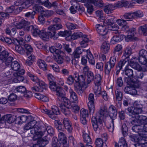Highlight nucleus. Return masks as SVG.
I'll use <instances>...</instances> for the list:
<instances>
[{"mask_svg":"<svg viewBox=\"0 0 147 147\" xmlns=\"http://www.w3.org/2000/svg\"><path fill=\"white\" fill-rule=\"evenodd\" d=\"M61 27V26L60 25L51 26L48 28L47 32H46L44 29L40 30L35 25H30L27 28V32L30 31L34 36H38L43 40H46L49 38L56 40L58 37L56 34V30L60 29Z\"/></svg>","mask_w":147,"mask_h":147,"instance_id":"obj_1","label":"nucleus"},{"mask_svg":"<svg viewBox=\"0 0 147 147\" xmlns=\"http://www.w3.org/2000/svg\"><path fill=\"white\" fill-rule=\"evenodd\" d=\"M110 106L109 107H111ZM111 111V109L109 108ZM107 111V108L105 106H102L98 112L96 114V117H93L91 119L92 125L95 131L99 130L101 129L102 126V120L103 117H107L109 113Z\"/></svg>","mask_w":147,"mask_h":147,"instance_id":"obj_2","label":"nucleus"},{"mask_svg":"<svg viewBox=\"0 0 147 147\" xmlns=\"http://www.w3.org/2000/svg\"><path fill=\"white\" fill-rule=\"evenodd\" d=\"M119 106L118 104H117L115 107L113 105H111L110 108L111 109L109 113V116L112 119L111 122L109 125L107 126V128L109 131L111 132H113L114 129V120H115L117 118V111L118 109L121 108V104L119 103Z\"/></svg>","mask_w":147,"mask_h":147,"instance_id":"obj_3","label":"nucleus"},{"mask_svg":"<svg viewBox=\"0 0 147 147\" xmlns=\"http://www.w3.org/2000/svg\"><path fill=\"white\" fill-rule=\"evenodd\" d=\"M134 106V107L131 106L127 109L129 113V116L132 117H134V115L139 114L143 112L142 109V106L140 102L135 101Z\"/></svg>","mask_w":147,"mask_h":147,"instance_id":"obj_4","label":"nucleus"},{"mask_svg":"<svg viewBox=\"0 0 147 147\" xmlns=\"http://www.w3.org/2000/svg\"><path fill=\"white\" fill-rule=\"evenodd\" d=\"M56 95L57 96V104H60L61 102H63L65 104L69 102V100L65 96V93L62 88L58 86L55 91Z\"/></svg>","mask_w":147,"mask_h":147,"instance_id":"obj_5","label":"nucleus"},{"mask_svg":"<svg viewBox=\"0 0 147 147\" xmlns=\"http://www.w3.org/2000/svg\"><path fill=\"white\" fill-rule=\"evenodd\" d=\"M139 114L134 115V117L129 116L131 119V123L132 124H136L138 123L143 126L145 123H147V117L146 116L138 115Z\"/></svg>","mask_w":147,"mask_h":147,"instance_id":"obj_6","label":"nucleus"},{"mask_svg":"<svg viewBox=\"0 0 147 147\" xmlns=\"http://www.w3.org/2000/svg\"><path fill=\"white\" fill-rule=\"evenodd\" d=\"M42 112L48 115L49 117L53 119H56L57 117V115L60 114L58 108L57 106L52 108L51 110L47 109H42Z\"/></svg>","mask_w":147,"mask_h":147,"instance_id":"obj_7","label":"nucleus"},{"mask_svg":"<svg viewBox=\"0 0 147 147\" xmlns=\"http://www.w3.org/2000/svg\"><path fill=\"white\" fill-rule=\"evenodd\" d=\"M86 51L87 52L86 56H84L82 58L81 60L82 64L86 65L87 62V58H88L89 63L93 65H94L95 63V61L92 54L91 53L90 51L88 50H87Z\"/></svg>","mask_w":147,"mask_h":147,"instance_id":"obj_8","label":"nucleus"},{"mask_svg":"<svg viewBox=\"0 0 147 147\" xmlns=\"http://www.w3.org/2000/svg\"><path fill=\"white\" fill-rule=\"evenodd\" d=\"M40 128L38 135H40V137L43 135L46 132V131L48 134L51 136H53L54 134L53 128L50 126H46L45 127L43 126H40Z\"/></svg>","mask_w":147,"mask_h":147,"instance_id":"obj_9","label":"nucleus"},{"mask_svg":"<svg viewBox=\"0 0 147 147\" xmlns=\"http://www.w3.org/2000/svg\"><path fill=\"white\" fill-rule=\"evenodd\" d=\"M124 73L125 75L128 76V77H125L124 79V81L128 84H130V82L136 83V82L132 79L133 78L134 75L133 71L132 69L125 68Z\"/></svg>","mask_w":147,"mask_h":147,"instance_id":"obj_10","label":"nucleus"},{"mask_svg":"<svg viewBox=\"0 0 147 147\" xmlns=\"http://www.w3.org/2000/svg\"><path fill=\"white\" fill-rule=\"evenodd\" d=\"M95 28L98 33L101 36L102 38H106L107 37L105 36L107 34L108 30L106 26L99 24H96Z\"/></svg>","mask_w":147,"mask_h":147,"instance_id":"obj_11","label":"nucleus"},{"mask_svg":"<svg viewBox=\"0 0 147 147\" xmlns=\"http://www.w3.org/2000/svg\"><path fill=\"white\" fill-rule=\"evenodd\" d=\"M70 104V101H69V103L67 104H65L64 102H61V103L59 105V103H57V105L58 107L60 108L62 112L65 116H68L70 114L71 112L69 109L67 107H66V106H68Z\"/></svg>","mask_w":147,"mask_h":147,"instance_id":"obj_12","label":"nucleus"},{"mask_svg":"<svg viewBox=\"0 0 147 147\" xmlns=\"http://www.w3.org/2000/svg\"><path fill=\"white\" fill-rule=\"evenodd\" d=\"M58 138L60 141L59 142L61 143V145L62 146V147H69V143L67 142V138L63 132H59Z\"/></svg>","mask_w":147,"mask_h":147,"instance_id":"obj_13","label":"nucleus"},{"mask_svg":"<svg viewBox=\"0 0 147 147\" xmlns=\"http://www.w3.org/2000/svg\"><path fill=\"white\" fill-rule=\"evenodd\" d=\"M134 125L131 129L133 131L138 133L140 136H143L144 135L145 132L144 131L143 126L138 123H136L135 125Z\"/></svg>","mask_w":147,"mask_h":147,"instance_id":"obj_14","label":"nucleus"},{"mask_svg":"<svg viewBox=\"0 0 147 147\" xmlns=\"http://www.w3.org/2000/svg\"><path fill=\"white\" fill-rule=\"evenodd\" d=\"M137 58L133 57L130 60V66L135 69L140 71L141 69V66L138 63L137 61Z\"/></svg>","mask_w":147,"mask_h":147,"instance_id":"obj_15","label":"nucleus"},{"mask_svg":"<svg viewBox=\"0 0 147 147\" xmlns=\"http://www.w3.org/2000/svg\"><path fill=\"white\" fill-rule=\"evenodd\" d=\"M29 22L24 20H22L18 24L16 25V26L17 29H21L23 28L24 30L27 31V29L29 27Z\"/></svg>","mask_w":147,"mask_h":147,"instance_id":"obj_16","label":"nucleus"},{"mask_svg":"<svg viewBox=\"0 0 147 147\" xmlns=\"http://www.w3.org/2000/svg\"><path fill=\"white\" fill-rule=\"evenodd\" d=\"M75 78H76L75 80L76 82H78L79 85L86 86V85L88 84H87L86 81H85V77L83 75L78 76L77 77H75ZM85 88H86V86Z\"/></svg>","mask_w":147,"mask_h":147,"instance_id":"obj_17","label":"nucleus"},{"mask_svg":"<svg viewBox=\"0 0 147 147\" xmlns=\"http://www.w3.org/2000/svg\"><path fill=\"white\" fill-rule=\"evenodd\" d=\"M27 74L30 78L33 81L36 82L38 84H40L42 85L43 86H44L45 83L44 82L41 80H40L37 77L34 76L30 72H27Z\"/></svg>","mask_w":147,"mask_h":147,"instance_id":"obj_18","label":"nucleus"},{"mask_svg":"<svg viewBox=\"0 0 147 147\" xmlns=\"http://www.w3.org/2000/svg\"><path fill=\"white\" fill-rule=\"evenodd\" d=\"M125 37L124 35L121 34H116L114 36L111 41V43L113 44L121 41Z\"/></svg>","mask_w":147,"mask_h":147,"instance_id":"obj_19","label":"nucleus"},{"mask_svg":"<svg viewBox=\"0 0 147 147\" xmlns=\"http://www.w3.org/2000/svg\"><path fill=\"white\" fill-rule=\"evenodd\" d=\"M124 91L126 93L132 95H135L137 93L136 90L133 86H127L124 89Z\"/></svg>","mask_w":147,"mask_h":147,"instance_id":"obj_20","label":"nucleus"},{"mask_svg":"<svg viewBox=\"0 0 147 147\" xmlns=\"http://www.w3.org/2000/svg\"><path fill=\"white\" fill-rule=\"evenodd\" d=\"M63 122L65 129L69 132H71L72 131V127L69 120L67 118H65L63 120Z\"/></svg>","mask_w":147,"mask_h":147,"instance_id":"obj_21","label":"nucleus"},{"mask_svg":"<svg viewBox=\"0 0 147 147\" xmlns=\"http://www.w3.org/2000/svg\"><path fill=\"white\" fill-rule=\"evenodd\" d=\"M30 122L28 123L32 128L36 127L37 129V131H36V135H38L40 130V126H38L36 124L37 123L36 121L34 120L33 117H32V118L29 120Z\"/></svg>","mask_w":147,"mask_h":147,"instance_id":"obj_22","label":"nucleus"},{"mask_svg":"<svg viewBox=\"0 0 147 147\" xmlns=\"http://www.w3.org/2000/svg\"><path fill=\"white\" fill-rule=\"evenodd\" d=\"M38 84L39 85L38 86H35L32 88V90L33 92H42L43 91L44 89L46 90L47 84L45 83L44 86L40 84Z\"/></svg>","mask_w":147,"mask_h":147,"instance_id":"obj_23","label":"nucleus"},{"mask_svg":"<svg viewBox=\"0 0 147 147\" xmlns=\"http://www.w3.org/2000/svg\"><path fill=\"white\" fill-rule=\"evenodd\" d=\"M20 43L23 46L25 50L26 51V53L27 56H29V54L31 53L33 51V49L31 46L28 44L24 43L22 44V41H20Z\"/></svg>","mask_w":147,"mask_h":147,"instance_id":"obj_24","label":"nucleus"},{"mask_svg":"<svg viewBox=\"0 0 147 147\" xmlns=\"http://www.w3.org/2000/svg\"><path fill=\"white\" fill-rule=\"evenodd\" d=\"M23 128L24 131H25L30 129V133L32 134L36 135V131H37V129L36 127L32 128L28 123L24 126Z\"/></svg>","mask_w":147,"mask_h":147,"instance_id":"obj_25","label":"nucleus"},{"mask_svg":"<svg viewBox=\"0 0 147 147\" xmlns=\"http://www.w3.org/2000/svg\"><path fill=\"white\" fill-rule=\"evenodd\" d=\"M114 67L107 62L106 63L104 68V71L106 76L109 77L111 70Z\"/></svg>","mask_w":147,"mask_h":147,"instance_id":"obj_26","label":"nucleus"},{"mask_svg":"<svg viewBox=\"0 0 147 147\" xmlns=\"http://www.w3.org/2000/svg\"><path fill=\"white\" fill-rule=\"evenodd\" d=\"M122 46L121 45L118 44L114 48L113 54L116 55H121L122 52Z\"/></svg>","mask_w":147,"mask_h":147,"instance_id":"obj_27","label":"nucleus"},{"mask_svg":"<svg viewBox=\"0 0 147 147\" xmlns=\"http://www.w3.org/2000/svg\"><path fill=\"white\" fill-rule=\"evenodd\" d=\"M132 54V50L130 47H127L124 51L123 55L122 57V58L124 59H127L128 60V58L129 56Z\"/></svg>","mask_w":147,"mask_h":147,"instance_id":"obj_28","label":"nucleus"},{"mask_svg":"<svg viewBox=\"0 0 147 147\" xmlns=\"http://www.w3.org/2000/svg\"><path fill=\"white\" fill-rule=\"evenodd\" d=\"M109 44L106 42H104L102 44L101 47V50L104 53H107L110 49Z\"/></svg>","mask_w":147,"mask_h":147,"instance_id":"obj_29","label":"nucleus"},{"mask_svg":"<svg viewBox=\"0 0 147 147\" xmlns=\"http://www.w3.org/2000/svg\"><path fill=\"white\" fill-rule=\"evenodd\" d=\"M139 32L144 36H147V24L139 26L138 28Z\"/></svg>","mask_w":147,"mask_h":147,"instance_id":"obj_30","label":"nucleus"},{"mask_svg":"<svg viewBox=\"0 0 147 147\" xmlns=\"http://www.w3.org/2000/svg\"><path fill=\"white\" fill-rule=\"evenodd\" d=\"M83 51V50L81 47H77L73 53V55L74 58H79L80 55L82 54Z\"/></svg>","mask_w":147,"mask_h":147,"instance_id":"obj_31","label":"nucleus"},{"mask_svg":"<svg viewBox=\"0 0 147 147\" xmlns=\"http://www.w3.org/2000/svg\"><path fill=\"white\" fill-rule=\"evenodd\" d=\"M127 59H124L122 58V59L119 61L116 67L119 68L120 69H121L122 67L124 66L126 64H127L129 62H128Z\"/></svg>","mask_w":147,"mask_h":147,"instance_id":"obj_32","label":"nucleus"},{"mask_svg":"<svg viewBox=\"0 0 147 147\" xmlns=\"http://www.w3.org/2000/svg\"><path fill=\"white\" fill-rule=\"evenodd\" d=\"M38 65L39 67L44 71L47 70V65L43 60L39 59L37 61Z\"/></svg>","mask_w":147,"mask_h":147,"instance_id":"obj_33","label":"nucleus"},{"mask_svg":"<svg viewBox=\"0 0 147 147\" xmlns=\"http://www.w3.org/2000/svg\"><path fill=\"white\" fill-rule=\"evenodd\" d=\"M145 76L146 74L145 72L138 71L136 72L135 77L139 80H144Z\"/></svg>","mask_w":147,"mask_h":147,"instance_id":"obj_34","label":"nucleus"},{"mask_svg":"<svg viewBox=\"0 0 147 147\" xmlns=\"http://www.w3.org/2000/svg\"><path fill=\"white\" fill-rule=\"evenodd\" d=\"M115 8L114 5L109 4L105 7L104 11L107 14L110 13L115 9Z\"/></svg>","mask_w":147,"mask_h":147,"instance_id":"obj_35","label":"nucleus"},{"mask_svg":"<svg viewBox=\"0 0 147 147\" xmlns=\"http://www.w3.org/2000/svg\"><path fill=\"white\" fill-rule=\"evenodd\" d=\"M70 99L74 102L77 101L78 100V96L76 93L71 89L69 90Z\"/></svg>","mask_w":147,"mask_h":147,"instance_id":"obj_36","label":"nucleus"},{"mask_svg":"<svg viewBox=\"0 0 147 147\" xmlns=\"http://www.w3.org/2000/svg\"><path fill=\"white\" fill-rule=\"evenodd\" d=\"M4 42L9 44H10L11 43L16 44H17V42L19 44H21L20 41L17 39H11L8 37H5Z\"/></svg>","mask_w":147,"mask_h":147,"instance_id":"obj_37","label":"nucleus"},{"mask_svg":"<svg viewBox=\"0 0 147 147\" xmlns=\"http://www.w3.org/2000/svg\"><path fill=\"white\" fill-rule=\"evenodd\" d=\"M87 76L86 80L87 84H89L91 82L93 81L94 80V76L93 73L91 71H88L86 75Z\"/></svg>","mask_w":147,"mask_h":147,"instance_id":"obj_38","label":"nucleus"},{"mask_svg":"<svg viewBox=\"0 0 147 147\" xmlns=\"http://www.w3.org/2000/svg\"><path fill=\"white\" fill-rule=\"evenodd\" d=\"M94 83L95 85H101L102 78L101 76L99 74L95 75L94 77Z\"/></svg>","mask_w":147,"mask_h":147,"instance_id":"obj_39","label":"nucleus"},{"mask_svg":"<svg viewBox=\"0 0 147 147\" xmlns=\"http://www.w3.org/2000/svg\"><path fill=\"white\" fill-rule=\"evenodd\" d=\"M115 147H127L125 141L123 138L120 139L118 143H116Z\"/></svg>","mask_w":147,"mask_h":147,"instance_id":"obj_40","label":"nucleus"},{"mask_svg":"<svg viewBox=\"0 0 147 147\" xmlns=\"http://www.w3.org/2000/svg\"><path fill=\"white\" fill-rule=\"evenodd\" d=\"M82 40L80 42L81 47H86L88 45V39L87 38L86 35H84L82 36Z\"/></svg>","mask_w":147,"mask_h":147,"instance_id":"obj_41","label":"nucleus"},{"mask_svg":"<svg viewBox=\"0 0 147 147\" xmlns=\"http://www.w3.org/2000/svg\"><path fill=\"white\" fill-rule=\"evenodd\" d=\"M11 68L13 70L17 71L20 68V65L19 63L15 61L13 62L11 65Z\"/></svg>","mask_w":147,"mask_h":147,"instance_id":"obj_42","label":"nucleus"},{"mask_svg":"<svg viewBox=\"0 0 147 147\" xmlns=\"http://www.w3.org/2000/svg\"><path fill=\"white\" fill-rule=\"evenodd\" d=\"M95 144L97 147H103L104 146L106 145L107 146L105 143L103 142L102 140L100 138H97L95 142Z\"/></svg>","mask_w":147,"mask_h":147,"instance_id":"obj_43","label":"nucleus"},{"mask_svg":"<svg viewBox=\"0 0 147 147\" xmlns=\"http://www.w3.org/2000/svg\"><path fill=\"white\" fill-rule=\"evenodd\" d=\"M83 137L84 142L87 144H91L92 140L89 135L84 132L83 133Z\"/></svg>","mask_w":147,"mask_h":147,"instance_id":"obj_44","label":"nucleus"},{"mask_svg":"<svg viewBox=\"0 0 147 147\" xmlns=\"http://www.w3.org/2000/svg\"><path fill=\"white\" fill-rule=\"evenodd\" d=\"M9 56V53L7 51H3L0 54V59L4 61Z\"/></svg>","mask_w":147,"mask_h":147,"instance_id":"obj_45","label":"nucleus"},{"mask_svg":"<svg viewBox=\"0 0 147 147\" xmlns=\"http://www.w3.org/2000/svg\"><path fill=\"white\" fill-rule=\"evenodd\" d=\"M115 94L116 99L119 101H121L123 98V94L119 89L117 88Z\"/></svg>","mask_w":147,"mask_h":147,"instance_id":"obj_46","label":"nucleus"},{"mask_svg":"<svg viewBox=\"0 0 147 147\" xmlns=\"http://www.w3.org/2000/svg\"><path fill=\"white\" fill-rule=\"evenodd\" d=\"M132 17L133 19L134 18H141L143 16V13L142 11L138 10L136 11L132 12Z\"/></svg>","mask_w":147,"mask_h":147,"instance_id":"obj_47","label":"nucleus"},{"mask_svg":"<svg viewBox=\"0 0 147 147\" xmlns=\"http://www.w3.org/2000/svg\"><path fill=\"white\" fill-rule=\"evenodd\" d=\"M100 85H95L94 87V94L97 96H99L101 94V87Z\"/></svg>","mask_w":147,"mask_h":147,"instance_id":"obj_48","label":"nucleus"},{"mask_svg":"<svg viewBox=\"0 0 147 147\" xmlns=\"http://www.w3.org/2000/svg\"><path fill=\"white\" fill-rule=\"evenodd\" d=\"M36 14V12L34 10L32 11L28 12L25 14V16L31 20H34Z\"/></svg>","mask_w":147,"mask_h":147,"instance_id":"obj_49","label":"nucleus"},{"mask_svg":"<svg viewBox=\"0 0 147 147\" xmlns=\"http://www.w3.org/2000/svg\"><path fill=\"white\" fill-rule=\"evenodd\" d=\"M88 106L90 114H93L95 110L94 102H88Z\"/></svg>","mask_w":147,"mask_h":147,"instance_id":"obj_50","label":"nucleus"},{"mask_svg":"<svg viewBox=\"0 0 147 147\" xmlns=\"http://www.w3.org/2000/svg\"><path fill=\"white\" fill-rule=\"evenodd\" d=\"M137 61H138L142 65H145L147 67V59L146 57L139 56L138 58Z\"/></svg>","mask_w":147,"mask_h":147,"instance_id":"obj_51","label":"nucleus"},{"mask_svg":"<svg viewBox=\"0 0 147 147\" xmlns=\"http://www.w3.org/2000/svg\"><path fill=\"white\" fill-rule=\"evenodd\" d=\"M132 11L128 13H125L123 16L124 19L126 20L127 21H132L133 19V17H132Z\"/></svg>","mask_w":147,"mask_h":147,"instance_id":"obj_52","label":"nucleus"},{"mask_svg":"<svg viewBox=\"0 0 147 147\" xmlns=\"http://www.w3.org/2000/svg\"><path fill=\"white\" fill-rule=\"evenodd\" d=\"M7 122L9 124H11L14 122L16 119V116L12 115L11 114L7 115Z\"/></svg>","mask_w":147,"mask_h":147,"instance_id":"obj_53","label":"nucleus"},{"mask_svg":"<svg viewBox=\"0 0 147 147\" xmlns=\"http://www.w3.org/2000/svg\"><path fill=\"white\" fill-rule=\"evenodd\" d=\"M117 57V55L113 54L110 58L109 61L107 62V63L114 67L117 61L116 57Z\"/></svg>","mask_w":147,"mask_h":147,"instance_id":"obj_54","label":"nucleus"},{"mask_svg":"<svg viewBox=\"0 0 147 147\" xmlns=\"http://www.w3.org/2000/svg\"><path fill=\"white\" fill-rule=\"evenodd\" d=\"M113 22H114V21L113 18L105 20L103 21L104 26L106 27H107L108 28Z\"/></svg>","mask_w":147,"mask_h":147,"instance_id":"obj_55","label":"nucleus"},{"mask_svg":"<svg viewBox=\"0 0 147 147\" xmlns=\"http://www.w3.org/2000/svg\"><path fill=\"white\" fill-rule=\"evenodd\" d=\"M16 45L15 47V49L16 51L22 55L25 52V50L23 48V47L21 46V45Z\"/></svg>","mask_w":147,"mask_h":147,"instance_id":"obj_56","label":"nucleus"},{"mask_svg":"<svg viewBox=\"0 0 147 147\" xmlns=\"http://www.w3.org/2000/svg\"><path fill=\"white\" fill-rule=\"evenodd\" d=\"M49 51L51 53H55L57 55L59 54V53L61 54L63 53V51H61L59 49H57L55 46H51L50 47Z\"/></svg>","mask_w":147,"mask_h":147,"instance_id":"obj_57","label":"nucleus"},{"mask_svg":"<svg viewBox=\"0 0 147 147\" xmlns=\"http://www.w3.org/2000/svg\"><path fill=\"white\" fill-rule=\"evenodd\" d=\"M84 86L78 85L77 86L75 87L76 91L79 95H82V94L84 92Z\"/></svg>","mask_w":147,"mask_h":147,"instance_id":"obj_58","label":"nucleus"},{"mask_svg":"<svg viewBox=\"0 0 147 147\" xmlns=\"http://www.w3.org/2000/svg\"><path fill=\"white\" fill-rule=\"evenodd\" d=\"M54 13L53 11L46 10L43 11L41 13V14L45 17L48 18L53 15Z\"/></svg>","mask_w":147,"mask_h":147,"instance_id":"obj_59","label":"nucleus"},{"mask_svg":"<svg viewBox=\"0 0 147 147\" xmlns=\"http://www.w3.org/2000/svg\"><path fill=\"white\" fill-rule=\"evenodd\" d=\"M26 88L24 86H19L16 87L15 89V91L17 92H19L21 93H24L26 91Z\"/></svg>","mask_w":147,"mask_h":147,"instance_id":"obj_60","label":"nucleus"},{"mask_svg":"<svg viewBox=\"0 0 147 147\" xmlns=\"http://www.w3.org/2000/svg\"><path fill=\"white\" fill-rule=\"evenodd\" d=\"M61 54L59 53V54H57V56L55 59V61L59 64H62L63 61V58Z\"/></svg>","mask_w":147,"mask_h":147,"instance_id":"obj_61","label":"nucleus"},{"mask_svg":"<svg viewBox=\"0 0 147 147\" xmlns=\"http://www.w3.org/2000/svg\"><path fill=\"white\" fill-rule=\"evenodd\" d=\"M91 3H86L84 5L87 8L88 12L90 14L92 13L93 11V6Z\"/></svg>","mask_w":147,"mask_h":147,"instance_id":"obj_62","label":"nucleus"},{"mask_svg":"<svg viewBox=\"0 0 147 147\" xmlns=\"http://www.w3.org/2000/svg\"><path fill=\"white\" fill-rule=\"evenodd\" d=\"M80 117L88 118V112L87 110L82 109H81L80 113Z\"/></svg>","mask_w":147,"mask_h":147,"instance_id":"obj_63","label":"nucleus"},{"mask_svg":"<svg viewBox=\"0 0 147 147\" xmlns=\"http://www.w3.org/2000/svg\"><path fill=\"white\" fill-rule=\"evenodd\" d=\"M7 99L8 101L13 102L17 99V96L15 94L11 93L8 96Z\"/></svg>","mask_w":147,"mask_h":147,"instance_id":"obj_64","label":"nucleus"}]
</instances>
